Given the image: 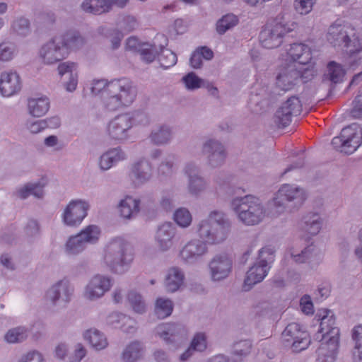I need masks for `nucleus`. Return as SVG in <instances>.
Masks as SVG:
<instances>
[{
	"label": "nucleus",
	"instance_id": "nucleus-1",
	"mask_svg": "<svg viewBox=\"0 0 362 362\" xmlns=\"http://www.w3.org/2000/svg\"><path fill=\"white\" fill-rule=\"evenodd\" d=\"M315 317L320 321V329L315 339L323 341L317 349L318 362H334L339 343V329L334 327L333 313L327 309L318 310Z\"/></svg>",
	"mask_w": 362,
	"mask_h": 362
},
{
	"label": "nucleus",
	"instance_id": "nucleus-2",
	"mask_svg": "<svg viewBox=\"0 0 362 362\" xmlns=\"http://www.w3.org/2000/svg\"><path fill=\"white\" fill-rule=\"evenodd\" d=\"M231 230V222L221 211H211L207 219L197 225L199 237L209 244L217 245L224 242Z\"/></svg>",
	"mask_w": 362,
	"mask_h": 362
},
{
	"label": "nucleus",
	"instance_id": "nucleus-3",
	"mask_svg": "<svg viewBox=\"0 0 362 362\" xmlns=\"http://www.w3.org/2000/svg\"><path fill=\"white\" fill-rule=\"evenodd\" d=\"M133 259L134 255L129 243L120 237L112 239L105 248L104 262L115 274L126 273Z\"/></svg>",
	"mask_w": 362,
	"mask_h": 362
},
{
	"label": "nucleus",
	"instance_id": "nucleus-4",
	"mask_svg": "<svg viewBox=\"0 0 362 362\" xmlns=\"http://www.w3.org/2000/svg\"><path fill=\"white\" fill-rule=\"evenodd\" d=\"M136 93V88L130 79H113L109 82L108 96L103 98L104 106L110 111L127 107L134 102Z\"/></svg>",
	"mask_w": 362,
	"mask_h": 362
},
{
	"label": "nucleus",
	"instance_id": "nucleus-5",
	"mask_svg": "<svg viewBox=\"0 0 362 362\" xmlns=\"http://www.w3.org/2000/svg\"><path fill=\"white\" fill-rule=\"evenodd\" d=\"M230 206L239 221L247 226L259 223L265 215L261 201L252 195L236 196L231 199Z\"/></svg>",
	"mask_w": 362,
	"mask_h": 362
},
{
	"label": "nucleus",
	"instance_id": "nucleus-6",
	"mask_svg": "<svg viewBox=\"0 0 362 362\" xmlns=\"http://www.w3.org/2000/svg\"><path fill=\"white\" fill-rule=\"evenodd\" d=\"M305 199L303 188L286 184L281 186L272 201L269 202V209L272 215H279L284 211L291 212L298 209Z\"/></svg>",
	"mask_w": 362,
	"mask_h": 362
},
{
	"label": "nucleus",
	"instance_id": "nucleus-7",
	"mask_svg": "<svg viewBox=\"0 0 362 362\" xmlns=\"http://www.w3.org/2000/svg\"><path fill=\"white\" fill-rule=\"evenodd\" d=\"M296 27L295 23H288L283 17L278 16L268 23L260 32V42L267 49L278 47L286 35L293 36Z\"/></svg>",
	"mask_w": 362,
	"mask_h": 362
},
{
	"label": "nucleus",
	"instance_id": "nucleus-8",
	"mask_svg": "<svg viewBox=\"0 0 362 362\" xmlns=\"http://www.w3.org/2000/svg\"><path fill=\"white\" fill-rule=\"evenodd\" d=\"M327 38L334 47L343 46L351 55L362 50V42L355 36L354 30L338 22L330 25Z\"/></svg>",
	"mask_w": 362,
	"mask_h": 362
},
{
	"label": "nucleus",
	"instance_id": "nucleus-9",
	"mask_svg": "<svg viewBox=\"0 0 362 362\" xmlns=\"http://www.w3.org/2000/svg\"><path fill=\"white\" fill-rule=\"evenodd\" d=\"M362 144V128L356 124L344 127L332 140L333 147L346 154L353 153Z\"/></svg>",
	"mask_w": 362,
	"mask_h": 362
},
{
	"label": "nucleus",
	"instance_id": "nucleus-10",
	"mask_svg": "<svg viewBox=\"0 0 362 362\" xmlns=\"http://www.w3.org/2000/svg\"><path fill=\"white\" fill-rule=\"evenodd\" d=\"M100 235V228L96 225H90L68 239L65 244V252L69 255H78L85 250L88 244L97 243Z\"/></svg>",
	"mask_w": 362,
	"mask_h": 362
},
{
	"label": "nucleus",
	"instance_id": "nucleus-11",
	"mask_svg": "<svg viewBox=\"0 0 362 362\" xmlns=\"http://www.w3.org/2000/svg\"><path fill=\"white\" fill-rule=\"evenodd\" d=\"M208 268L211 280L220 282L227 279L231 273L233 259L226 252L218 253L209 262Z\"/></svg>",
	"mask_w": 362,
	"mask_h": 362
},
{
	"label": "nucleus",
	"instance_id": "nucleus-12",
	"mask_svg": "<svg viewBox=\"0 0 362 362\" xmlns=\"http://www.w3.org/2000/svg\"><path fill=\"white\" fill-rule=\"evenodd\" d=\"M74 288L66 278L57 281L46 293V298L52 305L66 306L71 299Z\"/></svg>",
	"mask_w": 362,
	"mask_h": 362
},
{
	"label": "nucleus",
	"instance_id": "nucleus-13",
	"mask_svg": "<svg viewBox=\"0 0 362 362\" xmlns=\"http://www.w3.org/2000/svg\"><path fill=\"white\" fill-rule=\"evenodd\" d=\"M156 334L166 344L178 346L186 339L187 331L186 327L180 323H163L156 327Z\"/></svg>",
	"mask_w": 362,
	"mask_h": 362
},
{
	"label": "nucleus",
	"instance_id": "nucleus-14",
	"mask_svg": "<svg viewBox=\"0 0 362 362\" xmlns=\"http://www.w3.org/2000/svg\"><path fill=\"white\" fill-rule=\"evenodd\" d=\"M282 337L285 341L291 346L294 352H300L308 348L310 344V339L308 332L301 329L298 323L288 324L284 332Z\"/></svg>",
	"mask_w": 362,
	"mask_h": 362
},
{
	"label": "nucleus",
	"instance_id": "nucleus-15",
	"mask_svg": "<svg viewBox=\"0 0 362 362\" xmlns=\"http://www.w3.org/2000/svg\"><path fill=\"white\" fill-rule=\"evenodd\" d=\"M129 177L136 187L148 183L153 177L152 163L144 157L139 158L130 165Z\"/></svg>",
	"mask_w": 362,
	"mask_h": 362
},
{
	"label": "nucleus",
	"instance_id": "nucleus-16",
	"mask_svg": "<svg viewBox=\"0 0 362 362\" xmlns=\"http://www.w3.org/2000/svg\"><path fill=\"white\" fill-rule=\"evenodd\" d=\"M40 57L46 64H53L66 58V49L58 35L43 44L39 51Z\"/></svg>",
	"mask_w": 362,
	"mask_h": 362
},
{
	"label": "nucleus",
	"instance_id": "nucleus-17",
	"mask_svg": "<svg viewBox=\"0 0 362 362\" xmlns=\"http://www.w3.org/2000/svg\"><path fill=\"white\" fill-rule=\"evenodd\" d=\"M302 110V105L298 98L290 97L276 110L274 119L279 127H286L291 122L292 117L298 115Z\"/></svg>",
	"mask_w": 362,
	"mask_h": 362
},
{
	"label": "nucleus",
	"instance_id": "nucleus-18",
	"mask_svg": "<svg viewBox=\"0 0 362 362\" xmlns=\"http://www.w3.org/2000/svg\"><path fill=\"white\" fill-rule=\"evenodd\" d=\"M90 204L85 200L76 199L71 201L62 214L64 223L69 226L79 225L87 216Z\"/></svg>",
	"mask_w": 362,
	"mask_h": 362
},
{
	"label": "nucleus",
	"instance_id": "nucleus-19",
	"mask_svg": "<svg viewBox=\"0 0 362 362\" xmlns=\"http://www.w3.org/2000/svg\"><path fill=\"white\" fill-rule=\"evenodd\" d=\"M202 152L208 165L212 168L222 165L226 158L224 146L216 139L206 141L203 144Z\"/></svg>",
	"mask_w": 362,
	"mask_h": 362
},
{
	"label": "nucleus",
	"instance_id": "nucleus-20",
	"mask_svg": "<svg viewBox=\"0 0 362 362\" xmlns=\"http://www.w3.org/2000/svg\"><path fill=\"white\" fill-rule=\"evenodd\" d=\"M112 286V280L110 277L95 275L86 285L84 291V297L90 300H97L108 291Z\"/></svg>",
	"mask_w": 362,
	"mask_h": 362
},
{
	"label": "nucleus",
	"instance_id": "nucleus-21",
	"mask_svg": "<svg viewBox=\"0 0 362 362\" xmlns=\"http://www.w3.org/2000/svg\"><path fill=\"white\" fill-rule=\"evenodd\" d=\"M208 252L207 243L204 240L194 239L189 241L180 252L182 261L194 264Z\"/></svg>",
	"mask_w": 362,
	"mask_h": 362
},
{
	"label": "nucleus",
	"instance_id": "nucleus-22",
	"mask_svg": "<svg viewBox=\"0 0 362 362\" xmlns=\"http://www.w3.org/2000/svg\"><path fill=\"white\" fill-rule=\"evenodd\" d=\"M177 233V228L171 222H165L160 225L155 234L156 244L162 252L169 250L174 244V239Z\"/></svg>",
	"mask_w": 362,
	"mask_h": 362
},
{
	"label": "nucleus",
	"instance_id": "nucleus-23",
	"mask_svg": "<svg viewBox=\"0 0 362 362\" xmlns=\"http://www.w3.org/2000/svg\"><path fill=\"white\" fill-rule=\"evenodd\" d=\"M129 114H123L115 117L108 125V134L115 140L123 141L129 137V131L132 128Z\"/></svg>",
	"mask_w": 362,
	"mask_h": 362
},
{
	"label": "nucleus",
	"instance_id": "nucleus-24",
	"mask_svg": "<svg viewBox=\"0 0 362 362\" xmlns=\"http://www.w3.org/2000/svg\"><path fill=\"white\" fill-rule=\"evenodd\" d=\"M188 178L187 188L191 194L198 195L208 186L207 182L200 175L199 168L194 163H187L184 169Z\"/></svg>",
	"mask_w": 362,
	"mask_h": 362
},
{
	"label": "nucleus",
	"instance_id": "nucleus-25",
	"mask_svg": "<svg viewBox=\"0 0 362 362\" xmlns=\"http://www.w3.org/2000/svg\"><path fill=\"white\" fill-rule=\"evenodd\" d=\"M296 63H289L276 77V85L284 90H291L300 80L298 67Z\"/></svg>",
	"mask_w": 362,
	"mask_h": 362
},
{
	"label": "nucleus",
	"instance_id": "nucleus-26",
	"mask_svg": "<svg viewBox=\"0 0 362 362\" xmlns=\"http://www.w3.org/2000/svg\"><path fill=\"white\" fill-rule=\"evenodd\" d=\"M57 69L66 90L69 92L74 91L78 84L76 64L69 62H64L58 66Z\"/></svg>",
	"mask_w": 362,
	"mask_h": 362
},
{
	"label": "nucleus",
	"instance_id": "nucleus-27",
	"mask_svg": "<svg viewBox=\"0 0 362 362\" xmlns=\"http://www.w3.org/2000/svg\"><path fill=\"white\" fill-rule=\"evenodd\" d=\"M21 89L20 77L16 72H3L0 78V92L6 97L11 96Z\"/></svg>",
	"mask_w": 362,
	"mask_h": 362
},
{
	"label": "nucleus",
	"instance_id": "nucleus-28",
	"mask_svg": "<svg viewBox=\"0 0 362 362\" xmlns=\"http://www.w3.org/2000/svg\"><path fill=\"white\" fill-rule=\"evenodd\" d=\"M322 226V219L317 213L304 215L298 223L299 229L311 236L317 235Z\"/></svg>",
	"mask_w": 362,
	"mask_h": 362
},
{
	"label": "nucleus",
	"instance_id": "nucleus-29",
	"mask_svg": "<svg viewBox=\"0 0 362 362\" xmlns=\"http://www.w3.org/2000/svg\"><path fill=\"white\" fill-rule=\"evenodd\" d=\"M58 37L66 49L67 56L71 51L78 50L86 44L84 37L76 30H69Z\"/></svg>",
	"mask_w": 362,
	"mask_h": 362
},
{
	"label": "nucleus",
	"instance_id": "nucleus-30",
	"mask_svg": "<svg viewBox=\"0 0 362 362\" xmlns=\"http://www.w3.org/2000/svg\"><path fill=\"white\" fill-rule=\"evenodd\" d=\"M46 185L47 182L44 179H41L35 182H28L18 188L15 194L21 199H25L30 195H33L36 198L41 199L44 196L43 189Z\"/></svg>",
	"mask_w": 362,
	"mask_h": 362
},
{
	"label": "nucleus",
	"instance_id": "nucleus-31",
	"mask_svg": "<svg viewBox=\"0 0 362 362\" xmlns=\"http://www.w3.org/2000/svg\"><path fill=\"white\" fill-rule=\"evenodd\" d=\"M269 269L270 267H264L256 262L247 272L244 280L245 289L246 291L250 290L253 285L261 282L267 275Z\"/></svg>",
	"mask_w": 362,
	"mask_h": 362
},
{
	"label": "nucleus",
	"instance_id": "nucleus-32",
	"mask_svg": "<svg viewBox=\"0 0 362 362\" xmlns=\"http://www.w3.org/2000/svg\"><path fill=\"white\" fill-rule=\"evenodd\" d=\"M173 136V133L170 127L166 124H160L151 130L149 139L154 145L164 146L171 141Z\"/></svg>",
	"mask_w": 362,
	"mask_h": 362
},
{
	"label": "nucleus",
	"instance_id": "nucleus-33",
	"mask_svg": "<svg viewBox=\"0 0 362 362\" xmlns=\"http://www.w3.org/2000/svg\"><path fill=\"white\" fill-rule=\"evenodd\" d=\"M287 54L293 60L291 63L308 64L312 59L310 49L303 43L291 45Z\"/></svg>",
	"mask_w": 362,
	"mask_h": 362
},
{
	"label": "nucleus",
	"instance_id": "nucleus-34",
	"mask_svg": "<svg viewBox=\"0 0 362 362\" xmlns=\"http://www.w3.org/2000/svg\"><path fill=\"white\" fill-rule=\"evenodd\" d=\"M185 275L181 269L172 267L168 269L165 279V288L168 292H175L182 285Z\"/></svg>",
	"mask_w": 362,
	"mask_h": 362
},
{
	"label": "nucleus",
	"instance_id": "nucleus-35",
	"mask_svg": "<svg viewBox=\"0 0 362 362\" xmlns=\"http://www.w3.org/2000/svg\"><path fill=\"white\" fill-rule=\"evenodd\" d=\"M145 346L139 341H134L129 344L122 352V360L124 362H137L144 354Z\"/></svg>",
	"mask_w": 362,
	"mask_h": 362
},
{
	"label": "nucleus",
	"instance_id": "nucleus-36",
	"mask_svg": "<svg viewBox=\"0 0 362 362\" xmlns=\"http://www.w3.org/2000/svg\"><path fill=\"white\" fill-rule=\"evenodd\" d=\"M176 170V156L169 153L165 154L157 166L158 176L161 178L170 177Z\"/></svg>",
	"mask_w": 362,
	"mask_h": 362
},
{
	"label": "nucleus",
	"instance_id": "nucleus-37",
	"mask_svg": "<svg viewBox=\"0 0 362 362\" xmlns=\"http://www.w3.org/2000/svg\"><path fill=\"white\" fill-rule=\"evenodd\" d=\"M290 255L297 264L310 263L316 259L317 249L313 245H310L300 250L291 249Z\"/></svg>",
	"mask_w": 362,
	"mask_h": 362
},
{
	"label": "nucleus",
	"instance_id": "nucleus-38",
	"mask_svg": "<svg viewBox=\"0 0 362 362\" xmlns=\"http://www.w3.org/2000/svg\"><path fill=\"white\" fill-rule=\"evenodd\" d=\"M29 113L33 117H41L49 109V100L47 97L32 98L28 100Z\"/></svg>",
	"mask_w": 362,
	"mask_h": 362
},
{
	"label": "nucleus",
	"instance_id": "nucleus-39",
	"mask_svg": "<svg viewBox=\"0 0 362 362\" xmlns=\"http://www.w3.org/2000/svg\"><path fill=\"white\" fill-rule=\"evenodd\" d=\"M139 199L132 197H127L124 199L121 200L119 204L121 216L127 219L134 217L139 211Z\"/></svg>",
	"mask_w": 362,
	"mask_h": 362
},
{
	"label": "nucleus",
	"instance_id": "nucleus-40",
	"mask_svg": "<svg viewBox=\"0 0 362 362\" xmlns=\"http://www.w3.org/2000/svg\"><path fill=\"white\" fill-rule=\"evenodd\" d=\"M345 70L343 66L334 61L328 63L327 71L324 74V81L337 84L343 81Z\"/></svg>",
	"mask_w": 362,
	"mask_h": 362
},
{
	"label": "nucleus",
	"instance_id": "nucleus-41",
	"mask_svg": "<svg viewBox=\"0 0 362 362\" xmlns=\"http://www.w3.org/2000/svg\"><path fill=\"white\" fill-rule=\"evenodd\" d=\"M80 8L85 13L100 15L107 12L110 6L103 0H84L81 4Z\"/></svg>",
	"mask_w": 362,
	"mask_h": 362
},
{
	"label": "nucleus",
	"instance_id": "nucleus-42",
	"mask_svg": "<svg viewBox=\"0 0 362 362\" xmlns=\"http://www.w3.org/2000/svg\"><path fill=\"white\" fill-rule=\"evenodd\" d=\"M84 338L96 350L107 347V341L104 334L96 329H90L84 333Z\"/></svg>",
	"mask_w": 362,
	"mask_h": 362
},
{
	"label": "nucleus",
	"instance_id": "nucleus-43",
	"mask_svg": "<svg viewBox=\"0 0 362 362\" xmlns=\"http://www.w3.org/2000/svg\"><path fill=\"white\" fill-rule=\"evenodd\" d=\"M18 53L17 45L10 40H3L0 42V62H11Z\"/></svg>",
	"mask_w": 362,
	"mask_h": 362
},
{
	"label": "nucleus",
	"instance_id": "nucleus-44",
	"mask_svg": "<svg viewBox=\"0 0 362 362\" xmlns=\"http://www.w3.org/2000/svg\"><path fill=\"white\" fill-rule=\"evenodd\" d=\"M238 23V17L233 13L222 16L216 24V32L219 35L225 34L228 30L235 26Z\"/></svg>",
	"mask_w": 362,
	"mask_h": 362
},
{
	"label": "nucleus",
	"instance_id": "nucleus-45",
	"mask_svg": "<svg viewBox=\"0 0 362 362\" xmlns=\"http://www.w3.org/2000/svg\"><path fill=\"white\" fill-rule=\"evenodd\" d=\"M28 337V329L24 327H17L9 329L4 336L5 340L10 344L21 343Z\"/></svg>",
	"mask_w": 362,
	"mask_h": 362
},
{
	"label": "nucleus",
	"instance_id": "nucleus-46",
	"mask_svg": "<svg viewBox=\"0 0 362 362\" xmlns=\"http://www.w3.org/2000/svg\"><path fill=\"white\" fill-rule=\"evenodd\" d=\"M127 300L135 313L139 314L145 313L146 303L139 293L130 291L127 294Z\"/></svg>",
	"mask_w": 362,
	"mask_h": 362
},
{
	"label": "nucleus",
	"instance_id": "nucleus-47",
	"mask_svg": "<svg viewBox=\"0 0 362 362\" xmlns=\"http://www.w3.org/2000/svg\"><path fill=\"white\" fill-rule=\"evenodd\" d=\"M173 310V304L170 300L162 298L157 299L155 313L158 318L163 319L170 316Z\"/></svg>",
	"mask_w": 362,
	"mask_h": 362
},
{
	"label": "nucleus",
	"instance_id": "nucleus-48",
	"mask_svg": "<svg viewBox=\"0 0 362 362\" xmlns=\"http://www.w3.org/2000/svg\"><path fill=\"white\" fill-rule=\"evenodd\" d=\"M11 29L15 34L21 37H26L31 32L29 20L23 17L15 20L12 23Z\"/></svg>",
	"mask_w": 362,
	"mask_h": 362
},
{
	"label": "nucleus",
	"instance_id": "nucleus-49",
	"mask_svg": "<svg viewBox=\"0 0 362 362\" xmlns=\"http://www.w3.org/2000/svg\"><path fill=\"white\" fill-rule=\"evenodd\" d=\"M160 65L165 69L173 66L177 61V55L168 49L162 48L161 52L158 54Z\"/></svg>",
	"mask_w": 362,
	"mask_h": 362
},
{
	"label": "nucleus",
	"instance_id": "nucleus-50",
	"mask_svg": "<svg viewBox=\"0 0 362 362\" xmlns=\"http://www.w3.org/2000/svg\"><path fill=\"white\" fill-rule=\"evenodd\" d=\"M174 220L180 226L186 228L191 224L192 217L187 209L180 208L174 214Z\"/></svg>",
	"mask_w": 362,
	"mask_h": 362
},
{
	"label": "nucleus",
	"instance_id": "nucleus-51",
	"mask_svg": "<svg viewBox=\"0 0 362 362\" xmlns=\"http://www.w3.org/2000/svg\"><path fill=\"white\" fill-rule=\"evenodd\" d=\"M274 250L271 246H267L259 251V257L257 263L264 267H270V264L274 261Z\"/></svg>",
	"mask_w": 362,
	"mask_h": 362
},
{
	"label": "nucleus",
	"instance_id": "nucleus-52",
	"mask_svg": "<svg viewBox=\"0 0 362 362\" xmlns=\"http://www.w3.org/2000/svg\"><path fill=\"white\" fill-rule=\"evenodd\" d=\"M139 53L142 60L147 63H151L153 62L156 57L158 55V50L155 45L143 44V47H139Z\"/></svg>",
	"mask_w": 362,
	"mask_h": 362
},
{
	"label": "nucleus",
	"instance_id": "nucleus-53",
	"mask_svg": "<svg viewBox=\"0 0 362 362\" xmlns=\"http://www.w3.org/2000/svg\"><path fill=\"white\" fill-rule=\"evenodd\" d=\"M252 343L249 340H241L233 345V354L240 357H245L250 354Z\"/></svg>",
	"mask_w": 362,
	"mask_h": 362
},
{
	"label": "nucleus",
	"instance_id": "nucleus-54",
	"mask_svg": "<svg viewBox=\"0 0 362 362\" xmlns=\"http://www.w3.org/2000/svg\"><path fill=\"white\" fill-rule=\"evenodd\" d=\"M182 81L187 89L195 90L201 87L203 80L194 72H189L182 77Z\"/></svg>",
	"mask_w": 362,
	"mask_h": 362
},
{
	"label": "nucleus",
	"instance_id": "nucleus-55",
	"mask_svg": "<svg viewBox=\"0 0 362 362\" xmlns=\"http://www.w3.org/2000/svg\"><path fill=\"white\" fill-rule=\"evenodd\" d=\"M25 233L28 238H37L40 235V226L39 223L34 219L29 220L25 227Z\"/></svg>",
	"mask_w": 362,
	"mask_h": 362
},
{
	"label": "nucleus",
	"instance_id": "nucleus-56",
	"mask_svg": "<svg viewBox=\"0 0 362 362\" xmlns=\"http://www.w3.org/2000/svg\"><path fill=\"white\" fill-rule=\"evenodd\" d=\"M195 351H203L206 348V339L204 334L197 333L194 335L190 346Z\"/></svg>",
	"mask_w": 362,
	"mask_h": 362
},
{
	"label": "nucleus",
	"instance_id": "nucleus-57",
	"mask_svg": "<svg viewBox=\"0 0 362 362\" xmlns=\"http://www.w3.org/2000/svg\"><path fill=\"white\" fill-rule=\"evenodd\" d=\"M107 152L115 165L127 159V154L120 146L110 148Z\"/></svg>",
	"mask_w": 362,
	"mask_h": 362
},
{
	"label": "nucleus",
	"instance_id": "nucleus-58",
	"mask_svg": "<svg viewBox=\"0 0 362 362\" xmlns=\"http://www.w3.org/2000/svg\"><path fill=\"white\" fill-rule=\"evenodd\" d=\"M315 1V0H294V6L300 14H307L311 11Z\"/></svg>",
	"mask_w": 362,
	"mask_h": 362
},
{
	"label": "nucleus",
	"instance_id": "nucleus-59",
	"mask_svg": "<svg viewBox=\"0 0 362 362\" xmlns=\"http://www.w3.org/2000/svg\"><path fill=\"white\" fill-rule=\"evenodd\" d=\"M308 64H300L298 67L299 71V80L302 83H306L311 80L314 76V71L313 69H310L309 66H306Z\"/></svg>",
	"mask_w": 362,
	"mask_h": 362
},
{
	"label": "nucleus",
	"instance_id": "nucleus-60",
	"mask_svg": "<svg viewBox=\"0 0 362 362\" xmlns=\"http://www.w3.org/2000/svg\"><path fill=\"white\" fill-rule=\"evenodd\" d=\"M108 85L109 82H107L104 79L101 80H94L92 83V86L90 88L91 92L95 94H99L102 90H105L107 93V95L108 96Z\"/></svg>",
	"mask_w": 362,
	"mask_h": 362
},
{
	"label": "nucleus",
	"instance_id": "nucleus-61",
	"mask_svg": "<svg viewBox=\"0 0 362 362\" xmlns=\"http://www.w3.org/2000/svg\"><path fill=\"white\" fill-rule=\"evenodd\" d=\"M302 311L306 315L313 313V304L309 296H303L300 300Z\"/></svg>",
	"mask_w": 362,
	"mask_h": 362
},
{
	"label": "nucleus",
	"instance_id": "nucleus-62",
	"mask_svg": "<svg viewBox=\"0 0 362 362\" xmlns=\"http://www.w3.org/2000/svg\"><path fill=\"white\" fill-rule=\"evenodd\" d=\"M19 362H43V358L40 353L33 351L22 356Z\"/></svg>",
	"mask_w": 362,
	"mask_h": 362
},
{
	"label": "nucleus",
	"instance_id": "nucleus-63",
	"mask_svg": "<svg viewBox=\"0 0 362 362\" xmlns=\"http://www.w3.org/2000/svg\"><path fill=\"white\" fill-rule=\"evenodd\" d=\"M86 355V349L82 344H78L75 346L73 356L70 357V362H80Z\"/></svg>",
	"mask_w": 362,
	"mask_h": 362
},
{
	"label": "nucleus",
	"instance_id": "nucleus-64",
	"mask_svg": "<svg viewBox=\"0 0 362 362\" xmlns=\"http://www.w3.org/2000/svg\"><path fill=\"white\" fill-rule=\"evenodd\" d=\"M352 339L355 341V349H362V325L354 327L352 330Z\"/></svg>",
	"mask_w": 362,
	"mask_h": 362
}]
</instances>
